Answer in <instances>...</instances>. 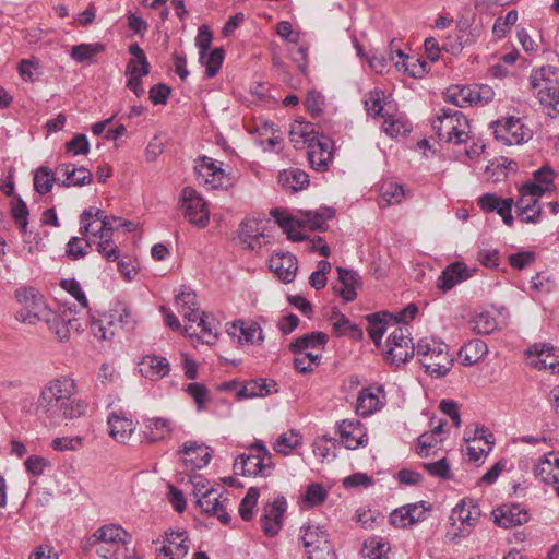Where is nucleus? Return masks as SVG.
Returning <instances> with one entry per match:
<instances>
[{
	"label": "nucleus",
	"mask_w": 559,
	"mask_h": 559,
	"mask_svg": "<svg viewBox=\"0 0 559 559\" xmlns=\"http://www.w3.org/2000/svg\"><path fill=\"white\" fill-rule=\"evenodd\" d=\"M37 408L51 420L74 419L85 414L87 404L78 397L75 380L61 376L45 384Z\"/></svg>",
	"instance_id": "obj_1"
},
{
	"label": "nucleus",
	"mask_w": 559,
	"mask_h": 559,
	"mask_svg": "<svg viewBox=\"0 0 559 559\" xmlns=\"http://www.w3.org/2000/svg\"><path fill=\"white\" fill-rule=\"evenodd\" d=\"M530 84L547 116H559V69L543 66L534 69L530 75Z\"/></svg>",
	"instance_id": "obj_2"
},
{
	"label": "nucleus",
	"mask_w": 559,
	"mask_h": 559,
	"mask_svg": "<svg viewBox=\"0 0 559 559\" xmlns=\"http://www.w3.org/2000/svg\"><path fill=\"white\" fill-rule=\"evenodd\" d=\"M416 354L426 373L435 378L445 376L453 366L449 346L435 337H424L416 345Z\"/></svg>",
	"instance_id": "obj_3"
},
{
	"label": "nucleus",
	"mask_w": 559,
	"mask_h": 559,
	"mask_svg": "<svg viewBox=\"0 0 559 559\" xmlns=\"http://www.w3.org/2000/svg\"><path fill=\"white\" fill-rule=\"evenodd\" d=\"M130 535L120 525L108 524L99 527L88 538V545L102 559H119L127 552Z\"/></svg>",
	"instance_id": "obj_4"
},
{
	"label": "nucleus",
	"mask_w": 559,
	"mask_h": 559,
	"mask_svg": "<svg viewBox=\"0 0 559 559\" xmlns=\"http://www.w3.org/2000/svg\"><path fill=\"white\" fill-rule=\"evenodd\" d=\"M432 129L440 141L453 144L466 143L469 139L471 127L466 117L459 110L440 109L432 121Z\"/></svg>",
	"instance_id": "obj_5"
},
{
	"label": "nucleus",
	"mask_w": 559,
	"mask_h": 559,
	"mask_svg": "<svg viewBox=\"0 0 559 559\" xmlns=\"http://www.w3.org/2000/svg\"><path fill=\"white\" fill-rule=\"evenodd\" d=\"M15 298L22 308L16 312V319L28 324H36L49 320L51 309L47 306L43 295L34 288L20 287L15 290Z\"/></svg>",
	"instance_id": "obj_6"
},
{
	"label": "nucleus",
	"mask_w": 559,
	"mask_h": 559,
	"mask_svg": "<svg viewBox=\"0 0 559 559\" xmlns=\"http://www.w3.org/2000/svg\"><path fill=\"white\" fill-rule=\"evenodd\" d=\"M187 321L183 333L204 344H213L217 338L218 322L210 314L200 310L185 311L181 313Z\"/></svg>",
	"instance_id": "obj_7"
},
{
	"label": "nucleus",
	"mask_w": 559,
	"mask_h": 559,
	"mask_svg": "<svg viewBox=\"0 0 559 559\" xmlns=\"http://www.w3.org/2000/svg\"><path fill=\"white\" fill-rule=\"evenodd\" d=\"M272 455L262 442H255L249 454H241L234 463L236 474L249 476H266L272 468Z\"/></svg>",
	"instance_id": "obj_8"
},
{
	"label": "nucleus",
	"mask_w": 559,
	"mask_h": 559,
	"mask_svg": "<svg viewBox=\"0 0 559 559\" xmlns=\"http://www.w3.org/2000/svg\"><path fill=\"white\" fill-rule=\"evenodd\" d=\"M300 540L308 559H323L332 549L326 530L317 524L302 525Z\"/></svg>",
	"instance_id": "obj_9"
},
{
	"label": "nucleus",
	"mask_w": 559,
	"mask_h": 559,
	"mask_svg": "<svg viewBox=\"0 0 559 559\" xmlns=\"http://www.w3.org/2000/svg\"><path fill=\"white\" fill-rule=\"evenodd\" d=\"M409 328L406 325L396 326L386 341V358L391 364L401 365L408 361L415 354Z\"/></svg>",
	"instance_id": "obj_10"
},
{
	"label": "nucleus",
	"mask_w": 559,
	"mask_h": 559,
	"mask_svg": "<svg viewBox=\"0 0 559 559\" xmlns=\"http://www.w3.org/2000/svg\"><path fill=\"white\" fill-rule=\"evenodd\" d=\"M539 189L535 187L519 188V199L515 201V209L519 219L525 224H537L540 221L543 207L539 199Z\"/></svg>",
	"instance_id": "obj_11"
},
{
	"label": "nucleus",
	"mask_w": 559,
	"mask_h": 559,
	"mask_svg": "<svg viewBox=\"0 0 559 559\" xmlns=\"http://www.w3.org/2000/svg\"><path fill=\"white\" fill-rule=\"evenodd\" d=\"M193 496L197 498V502L203 512L216 515L224 524L229 523L230 516L226 512V502L228 501L226 496L214 488L201 491V489H199V483L193 484Z\"/></svg>",
	"instance_id": "obj_12"
},
{
	"label": "nucleus",
	"mask_w": 559,
	"mask_h": 559,
	"mask_svg": "<svg viewBox=\"0 0 559 559\" xmlns=\"http://www.w3.org/2000/svg\"><path fill=\"white\" fill-rule=\"evenodd\" d=\"M495 138L506 145H520L532 136L531 130L519 118L509 117L493 123Z\"/></svg>",
	"instance_id": "obj_13"
},
{
	"label": "nucleus",
	"mask_w": 559,
	"mask_h": 559,
	"mask_svg": "<svg viewBox=\"0 0 559 559\" xmlns=\"http://www.w3.org/2000/svg\"><path fill=\"white\" fill-rule=\"evenodd\" d=\"M181 200L185 216L189 223L197 227H205L210 219V212L198 192L191 187H186L181 191Z\"/></svg>",
	"instance_id": "obj_14"
},
{
	"label": "nucleus",
	"mask_w": 559,
	"mask_h": 559,
	"mask_svg": "<svg viewBox=\"0 0 559 559\" xmlns=\"http://www.w3.org/2000/svg\"><path fill=\"white\" fill-rule=\"evenodd\" d=\"M190 549L188 533L186 531L166 532L162 546L156 548L160 559H183Z\"/></svg>",
	"instance_id": "obj_15"
},
{
	"label": "nucleus",
	"mask_w": 559,
	"mask_h": 559,
	"mask_svg": "<svg viewBox=\"0 0 559 559\" xmlns=\"http://www.w3.org/2000/svg\"><path fill=\"white\" fill-rule=\"evenodd\" d=\"M430 507L425 501L408 503L395 509L390 514V523L399 528L412 526L426 519Z\"/></svg>",
	"instance_id": "obj_16"
},
{
	"label": "nucleus",
	"mask_w": 559,
	"mask_h": 559,
	"mask_svg": "<svg viewBox=\"0 0 559 559\" xmlns=\"http://www.w3.org/2000/svg\"><path fill=\"white\" fill-rule=\"evenodd\" d=\"M333 142L330 138L320 134L307 147L308 160L317 171H325L333 158Z\"/></svg>",
	"instance_id": "obj_17"
},
{
	"label": "nucleus",
	"mask_w": 559,
	"mask_h": 559,
	"mask_svg": "<svg viewBox=\"0 0 559 559\" xmlns=\"http://www.w3.org/2000/svg\"><path fill=\"white\" fill-rule=\"evenodd\" d=\"M222 163H216L210 157L203 156L195 166L199 178L211 189H219L228 185L229 178L222 168Z\"/></svg>",
	"instance_id": "obj_18"
},
{
	"label": "nucleus",
	"mask_w": 559,
	"mask_h": 559,
	"mask_svg": "<svg viewBox=\"0 0 559 559\" xmlns=\"http://www.w3.org/2000/svg\"><path fill=\"white\" fill-rule=\"evenodd\" d=\"M286 510V500L284 497L276 498L263 509L261 515V527L265 535L275 536L282 528L283 514Z\"/></svg>",
	"instance_id": "obj_19"
},
{
	"label": "nucleus",
	"mask_w": 559,
	"mask_h": 559,
	"mask_svg": "<svg viewBox=\"0 0 559 559\" xmlns=\"http://www.w3.org/2000/svg\"><path fill=\"white\" fill-rule=\"evenodd\" d=\"M476 269H469L464 262L456 261L449 264L438 277L437 287L443 292L474 276Z\"/></svg>",
	"instance_id": "obj_20"
},
{
	"label": "nucleus",
	"mask_w": 559,
	"mask_h": 559,
	"mask_svg": "<svg viewBox=\"0 0 559 559\" xmlns=\"http://www.w3.org/2000/svg\"><path fill=\"white\" fill-rule=\"evenodd\" d=\"M495 523L503 528L522 525L528 522L527 510L516 503H506L493 510Z\"/></svg>",
	"instance_id": "obj_21"
},
{
	"label": "nucleus",
	"mask_w": 559,
	"mask_h": 559,
	"mask_svg": "<svg viewBox=\"0 0 559 559\" xmlns=\"http://www.w3.org/2000/svg\"><path fill=\"white\" fill-rule=\"evenodd\" d=\"M385 393L381 386L364 388L357 397L356 412L360 416H369L382 408Z\"/></svg>",
	"instance_id": "obj_22"
},
{
	"label": "nucleus",
	"mask_w": 559,
	"mask_h": 559,
	"mask_svg": "<svg viewBox=\"0 0 559 559\" xmlns=\"http://www.w3.org/2000/svg\"><path fill=\"white\" fill-rule=\"evenodd\" d=\"M338 432L341 442L347 449L355 450L367 444L366 431L359 420H343L338 425Z\"/></svg>",
	"instance_id": "obj_23"
},
{
	"label": "nucleus",
	"mask_w": 559,
	"mask_h": 559,
	"mask_svg": "<svg viewBox=\"0 0 559 559\" xmlns=\"http://www.w3.org/2000/svg\"><path fill=\"white\" fill-rule=\"evenodd\" d=\"M182 464L193 471L206 466L211 460L209 448L197 441H187L182 445Z\"/></svg>",
	"instance_id": "obj_24"
},
{
	"label": "nucleus",
	"mask_w": 559,
	"mask_h": 559,
	"mask_svg": "<svg viewBox=\"0 0 559 559\" xmlns=\"http://www.w3.org/2000/svg\"><path fill=\"white\" fill-rule=\"evenodd\" d=\"M49 320L44 322L47 324L49 331H51L60 342H66L70 338V332L72 329L79 330L80 324L78 320L72 318L70 311H62L58 313L51 311V316H48Z\"/></svg>",
	"instance_id": "obj_25"
},
{
	"label": "nucleus",
	"mask_w": 559,
	"mask_h": 559,
	"mask_svg": "<svg viewBox=\"0 0 559 559\" xmlns=\"http://www.w3.org/2000/svg\"><path fill=\"white\" fill-rule=\"evenodd\" d=\"M270 269L285 283L294 281L298 262L294 254L289 252H276L270 259Z\"/></svg>",
	"instance_id": "obj_26"
},
{
	"label": "nucleus",
	"mask_w": 559,
	"mask_h": 559,
	"mask_svg": "<svg viewBox=\"0 0 559 559\" xmlns=\"http://www.w3.org/2000/svg\"><path fill=\"white\" fill-rule=\"evenodd\" d=\"M228 334L236 337L241 345L261 344L264 340L262 329L257 322L236 321L228 329Z\"/></svg>",
	"instance_id": "obj_27"
},
{
	"label": "nucleus",
	"mask_w": 559,
	"mask_h": 559,
	"mask_svg": "<svg viewBox=\"0 0 559 559\" xmlns=\"http://www.w3.org/2000/svg\"><path fill=\"white\" fill-rule=\"evenodd\" d=\"M140 372L146 379L156 381L168 376L170 366L165 357L146 355L139 362Z\"/></svg>",
	"instance_id": "obj_28"
},
{
	"label": "nucleus",
	"mask_w": 559,
	"mask_h": 559,
	"mask_svg": "<svg viewBox=\"0 0 559 559\" xmlns=\"http://www.w3.org/2000/svg\"><path fill=\"white\" fill-rule=\"evenodd\" d=\"M264 237L263 221L255 217H247L240 224V238L249 249L260 248V239Z\"/></svg>",
	"instance_id": "obj_29"
},
{
	"label": "nucleus",
	"mask_w": 559,
	"mask_h": 559,
	"mask_svg": "<svg viewBox=\"0 0 559 559\" xmlns=\"http://www.w3.org/2000/svg\"><path fill=\"white\" fill-rule=\"evenodd\" d=\"M144 436L151 442H159L168 439L173 432L171 420L164 417H152L144 421Z\"/></svg>",
	"instance_id": "obj_30"
},
{
	"label": "nucleus",
	"mask_w": 559,
	"mask_h": 559,
	"mask_svg": "<svg viewBox=\"0 0 559 559\" xmlns=\"http://www.w3.org/2000/svg\"><path fill=\"white\" fill-rule=\"evenodd\" d=\"M328 342V335L323 332H311L305 334L289 345V349L295 354H302L307 352H320L324 348Z\"/></svg>",
	"instance_id": "obj_31"
},
{
	"label": "nucleus",
	"mask_w": 559,
	"mask_h": 559,
	"mask_svg": "<svg viewBox=\"0 0 559 559\" xmlns=\"http://www.w3.org/2000/svg\"><path fill=\"white\" fill-rule=\"evenodd\" d=\"M107 424L110 437L119 443H127L135 430L131 419L118 414L108 416Z\"/></svg>",
	"instance_id": "obj_32"
},
{
	"label": "nucleus",
	"mask_w": 559,
	"mask_h": 559,
	"mask_svg": "<svg viewBox=\"0 0 559 559\" xmlns=\"http://www.w3.org/2000/svg\"><path fill=\"white\" fill-rule=\"evenodd\" d=\"M57 173L62 174L64 179L62 180V186L72 187V186H84L88 185L92 181L93 175L85 167H75L74 164H61L57 167Z\"/></svg>",
	"instance_id": "obj_33"
},
{
	"label": "nucleus",
	"mask_w": 559,
	"mask_h": 559,
	"mask_svg": "<svg viewBox=\"0 0 559 559\" xmlns=\"http://www.w3.org/2000/svg\"><path fill=\"white\" fill-rule=\"evenodd\" d=\"M336 271L338 273V278L342 284V287L337 289V294L345 301H353L357 297L356 289L361 286V278L357 272L346 270L344 267L337 266Z\"/></svg>",
	"instance_id": "obj_34"
},
{
	"label": "nucleus",
	"mask_w": 559,
	"mask_h": 559,
	"mask_svg": "<svg viewBox=\"0 0 559 559\" xmlns=\"http://www.w3.org/2000/svg\"><path fill=\"white\" fill-rule=\"evenodd\" d=\"M555 170L548 165L542 166L539 169L533 173V178L530 181L524 182L521 187H535L539 189V194L545 195L546 193L554 192L555 186Z\"/></svg>",
	"instance_id": "obj_35"
},
{
	"label": "nucleus",
	"mask_w": 559,
	"mask_h": 559,
	"mask_svg": "<svg viewBox=\"0 0 559 559\" xmlns=\"http://www.w3.org/2000/svg\"><path fill=\"white\" fill-rule=\"evenodd\" d=\"M536 354V358L532 361L535 368L550 370L555 372L559 367V355L555 347H548L546 345H534L528 354Z\"/></svg>",
	"instance_id": "obj_36"
},
{
	"label": "nucleus",
	"mask_w": 559,
	"mask_h": 559,
	"mask_svg": "<svg viewBox=\"0 0 559 559\" xmlns=\"http://www.w3.org/2000/svg\"><path fill=\"white\" fill-rule=\"evenodd\" d=\"M488 353L487 344L481 340H472L459 350V358L464 366H472L481 360Z\"/></svg>",
	"instance_id": "obj_37"
},
{
	"label": "nucleus",
	"mask_w": 559,
	"mask_h": 559,
	"mask_svg": "<svg viewBox=\"0 0 559 559\" xmlns=\"http://www.w3.org/2000/svg\"><path fill=\"white\" fill-rule=\"evenodd\" d=\"M278 182L284 189L296 192L309 185V176L299 168H289L280 173Z\"/></svg>",
	"instance_id": "obj_38"
},
{
	"label": "nucleus",
	"mask_w": 559,
	"mask_h": 559,
	"mask_svg": "<svg viewBox=\"0 0 559 559\" xmlns=\"http://www.w3.org/2000/svg\"><path fill=\"white\" fill-rule=\"evenodd\" d=\"M105 50V45L102 43H83L72 46L69 56L76 63H95L96 56Z\"/></svg>",
	"instance_id": "obj_39"
},
{
	"label": "nucleus",
	"mask_w": 559,
	"mask_h": 559,
	"mask_svg": "<svg viewBox=\"0 0 559 559\" xmlns=\"http://www.w3.org/2000/svg\"><path fill=\"white\" fill-rule=\"evenodd\" d=\"M333 216V211L330 209H324L321 211H306L300 213V216L297 219L298 229H309L317 230L323 229L326 221Z\"/></svg>",
	"instance_id": "obj_40"
},
{
	"label": "nucleus",
	"mask_w": 559,
	"mask_h": 559,
	"mask_svg": "<svg viewBox=\"0 0 559 559\" xmlns=\"http://www.w3.org/2000/svg\"><path fill=\"white\" fill-rule=\"evenodd\" d=\"M444 98L457 107L476 105V86H451L447 90Z\"/></svg>",
	"instance_id": "obj_41"
},
{
	"label": "nucleus",
	"mask_w": 559,
	"mask_h": 559,
	"mask_svg": "<svg viewBox=\"0 0 559 559\" xmlns=\"http://www.w3.org/2000/svg\"><path fill=\"white\" fill-rule=\"evenodd\" d=\"M275 386L276 383L273 380L253 379L245 383L238 395L243 399L263 397L271 394Z\"/></svg>",
	"instance_id": "obj_42"
},
{
	"label": "nucleus",
	"mask_w": 559,
	"mask_h": 559,
	"mask_svg": "<svg viewBox=\"0 0 559 559\" xmlns=\"http://www.w3.org/2000/svg\"><path fill=\"white\" fill-rule=\"evenodd\" d=\"M271 215L274 217L276 223L284 229L288 238L294 241H300L306 238L301 230L298 229L297 219L290 214L280 209H273Z\"/></svg>",
	"instance_id": "obj_43"
},
{
	"label": "nucleus",
	"mask_w": 559,
	"mask_h": 559,
	"mask_svg": "<svg viewBox=\"0 0 559 559\" xmlns=\"http://www.w3.org/2000/svg\"><path fill=\"white\" fill-rule=\"evenodd\" d=\"M320 135L314 132L313 124L310 122H298L296 121L292 126L289 132V139L294 143L295 147H301L302 145L309 146V144L317 140Z\"/></svg>",
	"instance_id": "obj_44"
},
{
	"label": "nucleus",
	"mask_w": 559,
	"mask_h": 559,
	"mask_svg": "<svg viewBox=\"0 0 559 559\" xmlns=\"http://www.w3.org/2000/svg\"><path fill=\"white\" fill-rule=\"evenodd\" d=\"M444 421L439 420L431 432H425L418 438L417 453L419 456H428L429 450L442 441Z\"/></svg>",
	"instance_id": "obj_45"
},
{
	"label": "nucleus",
	"mask_w": 559,
	"mask_h": 559,
	"mask_svg": "<svg viewBox=\"0 0 559 559\" xmlns=\"http://www.w3.org/2000/svg\"><path fill=\"white\" fill-rule=\"evenodd\" d=\"M364 104L368 115L370 116L386 117L389 114V109H386V106L389 105L386 103V97L380 90H373L366 94Z\"/></svg>",
	"instance_id": "obj_46"
},
{
	"label": "nucleus",
	"mask_w": 559,
	"mask_h": 559,
	"mask_svg": "<svg viewBox=\"0 0 559 559\" xmlns=\"http://www.w3.org/2000/svg\"><path fill=\"white\" fill-rule=\"evenodd\" d=\"M453 514L457 515V520L462 525L473 527L479 520L480 509L473 500H462V502L454 508Z\"/></svg>",
	"instance_id": "obj_47"
},
{
	"label": "nucleus",
	"mask_w": 559,
	"mask_h": 559,
	"mask_svg": "<svg viewBox=\"0 0 559 559\" xmlns=\"http://www.w3.org/2000/svg\"><path fill=\"white\" fill-rule=\"evenodd\" d=\"M329 320L332 322L334 332L340 336L350 334L353 337H360L362 335L361 330L353 324L349 319L336 308L332 310Z\"/></svg>",
	"instance_id": "obj_48"
},
{
	"label": "nucleus",
	"mask_w": 559,
	"mask_h": 559,
	"mask_svg": "<svg viewBox=\"0 0 559 559\" xmlns=\"http://www.w3.org/2000/svg\"><path fill=\"white\" fill-rule=\"evenodd\" d=\"M301 436L297 430H288L277 437L273 444L275 452L289 455L301 444Z\"/></svg>",
	"instance_id": "obj_49"
},
{
	"label": "nucleus",
	"mask_w": 559,
	"mask_h": 559,
	"mask_svg": "<svg viewBox=\"0 0 559 559\" xmlns=\"http://www.w3.org/2000/svg\"><path fill=\"white\" fill-rule=\"evenodd\" d=\"M381 206L400 204L405 198V190L402 185L393 181H385L381 186Z\"/></svg>",
	"instance_id": "obj_50"
},
{
	"label": "nucleus",
	"mask_w": 559,
	"mask_h": 559,
	"mask_svg": "<svg viewBox=\"0 0 559 559\" xmlns=\"http://www.w3.org/2000/svg\"><path fill=\"white\" fill-rule=\"evenodd\" d=\"M108 215L102 209L91 206L82 212L80 215V234L87 236L92 231L93 225L99 224L102 219Z\"/></svg>",
	"instance_id": "obj_51"
},
{
	"label": "nucleus",
	"mask_w": 559,
	"mask_h": 559,
	"mask_svg": "<svg viewBox=\"0 0 559 559\" xmlns=\"http://www.w3.org/2000/svg\"><path fill=\"white\" fill-rule=\"evenodd\" d=\"M109 316L110 321L107 322L109 325H112L114 321H118L124 330H131L135 325L134 314L124 304H118Z\"/></svg>",
	"instance_id": "obj_52"
},
{
	"label": "nucleus",
	"mask_w": 559,
	"mask_h": 559,
	"mask_svg": "<svg viewBox=\"0 0 559 559\" xmlns=\"http://www.w3.org/2000/svg\"><path fill=\"white\" fill-rule=\"evenodd\" d=\"M55 181V173L45 166L39 167L34 175V188L39 194L50 192Z\"/></svg>",
	"instance_id": "obj_53"
},
{
	"label": "nucleus",
	"mask_w": 559,
	"mask_h": 559,
	"mask_svg": "<svg viewBox=\"0 0 559 559\" xmlns=\"http://www.w3.org/2000/svg\"><path fill=\"white\" fill-rule=\"evenodd\" d=\"M471 329L477 334H490L497 329V321L489 312L477 313L469 321Z\"/></svg>",
	"instance_id": "obj_54"
},
{
	"label": "nucleus",
	"mask_w": 559,
	"mask_h": 559,
	"mask_svg": "<svg viewBox=\"0 0 559 559\" xmlns=\"http://www.w3.org/2000/svg\"><path fill=\"white\" fill-rule=\"evenodd\" d=\"M20 76L25 82H35L40 75V62L37 58L23 59L17 64Z\"/></svg>",
	"instance_id": "obj_55"
},
{
	"label": "nucleus",
	"mask_w": 559,
	"mask_h": 559,
	"mask_svg": "<svg viewBox=\"0 0 559 559\" xmlns=\"http://www.w3.org/2000/svg\"><path fill=\"white\" fill-rule=\"evenodd\" d=\"M225 51L223 48H215L210 53L205 52V58L200 59V62L206 68V76L213 78L219 71L224 61Z\"/></svg>",
	"instance_id": "obj_56"
},
{
	"label": "nucleus",
	"mask_w": 559,
	"mask_h": 559,
	"mask_svg": "<svg viewBox=\"0 0 559 559\" xmlns=\"http://www.w3.org/2000/svg\"><path fill=\"white\" fill-rule=\"evenodd\" d=\"M259 499V490L255 487H250L239 504V515L245 521H250L253 518V509Z\"/></svg>",
	"instance_id": "obj_57"
},
{
	"label": "nucleus",
	"mask_w": 559,
	"mask_h": 559,
	"mask_svg": "<svg viewBox=\"0 0 559 559\" xmlns=\"http://www.w3.org/2000/svg\"><path fill=\"white\" fill-rule=\"evenodd\" d=\"M92 248V245L88 240H84L81 237H71L67 243V254L72 260H79L85 257Z\"/></svg>",
	"instance_id": "obj_58"
},
{
	"label": "nucleus",
	"mask_w": 559,
	"mask_h": 559,
	"mask_svg": "<svg viewBox=\"0 0 559 559\" xmlns=\"http://www.w3.org/2000/svg\"><path fill=\"white\" fill-rule=\"evenodd\" d=\"M321 354L307 352L294 359V367L301 373L311 372L316 366L320 364Z\"/></svg>",
	"instance_id": "obj_59"
},
{
	"label": "nucleus",
	"mask_w": 559,
	"mask_h": 559,
	"mask_svg": "<svg viewBox=\"0 0 559 559\" xmlns=\"http://www.w3.org/2000/svg\"><path fill=\"white\" fill-rule=\"evenodd\" d=\"M197 306L198 302L195 293L187 287H183L176 296V307L180 314L187 310H199Z\"/></svg>",
	"instance_id": "obj_60"
},
{
	"label": "nucleus",
	"mask_w": 559,
	"mask_h": 559,
	"mask_svg": "<svg viewBox=\"0 0 559 559\" xmlns=\"http://www.w3.org/2000/svg\"><path fill=\"white\" fill-rule=\"evenodd\" d=\"M186 392L195 402L198 411L203 409L205 407V404L210 401V392L207 388L202 383H189L186 388Z\"/></svg>",
	"instance_id": "obj_61"
},
{
	"label": "nucleus",
	"mask_w": 559,
	"mask_h": 559,
	"mask_svg": "<svg viewBox=\"0 0 559 559\" xmlns=\"http://www.w3.org/2000/svg\"><path fill=\"white\" fill-rule=\"evenodd\" d=\"M423 467L431 475L441 479H451L453 474L445 457L432 463H423Z\"/></svg>",
	"instance_id": "obj_62"
},
{
	"label": "nucleus",
	"mask_w": 559,
	"mask_h": 559,
	"mask_svg": "<svg viewBox=\"0 0 559 559\" xmlns=\"http://www.w3.org/2000/svg\"><path fill=\"white\" fill-rule=\"evenodd\" d=\"M555 456H559V453L549 452L543 455L539 459V462L536 466L535 474L538 476L544 483L547 484V478L551 477L555 472L556 464L554 463Z\"/></svg>",
	"instance_id": "obj_63"
},
{
	"label": "nucleus",
	"mask_w": 559,
	"mask_h": 559,
	"mask_svg": "<svg viewBox=\"0 0 559 559\" xmlns=\"http://www.w3.org/2000/svg\"><path fill=\"white\" fill-rule=\"evenodd\" d=\"M389 549L388 544L378 538H370L365 543V556L369 559H385Z\"/></svg>",
	"instance_id": "obj_64"
}]
</instances>
